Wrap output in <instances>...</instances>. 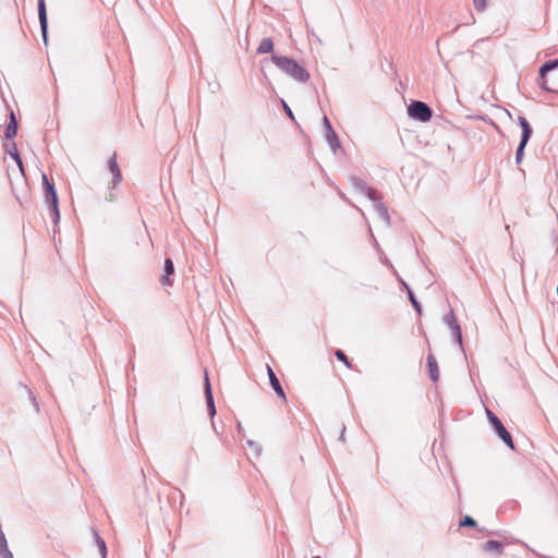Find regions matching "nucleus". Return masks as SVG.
<instances>
[{
    "mask_svg": "<svg viewBox=\"0 0 558 558\" xmlns=\"http://www.w3.org/2000/svg\"><path fill=\"white\" fill-rule=\"evenodd\" d=\"M271 60L279 70H281L284 74L294 81L299 83H306L310 80L308 71L300 65L294 59L272 54Z\"/></svg>",
    "mask_w": 558,
    "mask_h": 558,
    "instance_id": "obj_1",
    "label": "nucleus"
},
{
    "mask_svg": "<svg viewBox=\"0 0 558 558\" xmlns=\"http://www.w3.org/2000/svg\"><path fill=\"white\" fill-rule=\"evenodd\" d=\"M408 113L411 118L416 119L421 122L429 121L433 116V111L428 107V105L420 100H413L409 105Z\"/></svg>",
    "mask_w": 558,
    "mask_h": 558,
    "instance_id": "obj_2",
    "label": "nucleus"
},
{
    "mask_svg": "<svg viewBox=\"0 0 558 558\" xmlns=\"http://www.w3.org/2000/svg\"><path fill=\"white\" fill-rule=\"evenodd\" d=\"M444 323L447 325V327L450 330V335L452 338V344L461 347L463 345L462 342V331L461 327L457 322L456 315L453 310H450L445 316H444Z\"/></svg>",
    "mask_w": 558,
    "mask_h": 558,
    "instance_id": "obj_3",
    "label": "nucleus"
},
{
    "mask_svg": "<svg viewBox=\"0 0 558 558\" xmlns=\"http://www.w3.org/2000/svg\"><path fill=\"white\" fill-rule=\"evenodd\" d=\"M323 123H324V129H325L326 142L328 143L332 153L336 154L341 146L339 137H338L337 133L335 132L327 116H324Z\"/></svg>",
    "mask_w": 558,
    "mask_h": 558,
    "instance_id": "obj_4",
    "label": "nucleus"
},
{
    "mask_svg": "<svg viewBox=\"0 0 558 558\" xmlns=\"http://www.w3.org/2000/svg\"><path fill=\"white\" fill-rule=\"evenodd\" d=\"M38 7V20L40 25V32L43 35L44 44H48V20L45 0H37Z\"/></svg>",
    "mask_w": 558,
    "mask_h": 558,
    "instance_id": "obj_5",
    "label": "nucleus"
},
{
    "mask_svg": "<svg viewBox=\"0 0 558 558\" xmlns=\"http://www.w3.org/2000/svg\"><path fill=\"white\" fill-rule=\"evenodd\" d=\"M492 425L495 430L499 435V437L511 448L513 449V441L510 433L505 428L501 421L498 417H494Z\"/></svg>",
    "mask_w": 558,
    "mask_h": 558,
    "instance_id": "obj_6",
    "label": "nucleus"
},
{
    "mask_svg": "<svg viewBox=\"0 0 558 558\" xmlns=\"http://www.w3.org/2000/svg\"><path fill=\"white\" fill-rule=\"evenodd\" d=\"M108 169L113 177V186H117L122 181V173L118 165L116 153H113L112 156L108 159Z\"/></svg>",
    "mask_w": 558,
    "mask_h": 558,
    "instance_id": "obj_7",
    "label": "nucleus"
},
{
    "mask_svg": "<svg viewBox=\"0 0 558 558\" xmlns=\"http://www.w3.org/2000/svg\"><path fill=\"white\" fill-rule=\"evenodd\" d=\"M353 186L363 195L367 196L369 199H374V195L376 191L368 186L363 180L360 178L353 177L351 179Z\"/></svg>",
    "mask_w": 558,
    "mask_h": 558,
    "instance_id": "obj_8",
    "label": "nucleus"
},
{
    "mask_svg": "<svg viewBox=\"0 0 558 558\" xmlns=\"http://www.w3.org/2000/svg\"><path fill=\"white\" fill-rule=\"evenodd\" d=\"M46 202L49 204L51 214H52V220L54 226L59 223L60 220V211L58 206V195L57 193H51L46 195Z\"/></svg>",
    "mask_w": 558,
    "mask_h": 558,
    "instance_id": "obj_9",
    "label": "nucleus"
},
{
    "mask_svg": "<svg viewBox=\"0 0 558 558\" xmlns=\"http://www.w3.org/2000/svg\"><path fill=\"white\" fill-rule=\"evenodd\" d=\"M266 367H267V374H268L271 387L274 388V390L280 398L286 400L284 391H283L275 372L272 371V368L269 365H266Z\"/></svg>",
    "mask_w": 558,
    "mask_h": 558,
    "instance_id": "obj_10",
    "label": "nucleus"
},
{
    "mask_svg": "<svg viewBox=\"0 0 558 558\" xmlns=\"http://www.w3.org/2000/svg\"><path fill=\"white\" fill-rule=\"evenodd\" d=\"M374 205L375 211L378 214V216L387 223H389L390 217L388 214L387 207L380 202V198L377 196V194L374 195V199H371Z\"/></svg>",
    "mask_w": 558,
    "mask_h": 558,
    "instance_id": "obj_11",
    "label": "nucleus"
},
{
    "mask_svg": "<svg viewBox=\"0 0 558 558\" xmlns=\"http://www.w3.org/2000/svg\"><path fill=\"white\" fill-rule=\"evenodd\" d=\"M427 366L430 379L436 383L439 378L438 364L434 355L427 356Z\"/></svg>",
    "mask_w": 558,
    "mask_h": 558,
    "instance_id": "obj_12",
    "label": "nucleus"
},
{
    "mask_svg": "<svg viewBox=\"0 0 558 558\" xmlns=\"http://www.w3.org/2000/svg\"><path fill=\"white\" fill-rule=\"evenodd\" d=\"M518 122L522 129L521 141L529 142V140L532 135V128H531L529 121L523 116H519Z\"/></svg>",
    "mask_w": 558,
    "mask_h": 558,
    "instance_id": "obj_13",
    "label": "nucleus"
},
{
    "mask_svg": "<svg viewBox=\"0 0 558 558\" xmlns=\"http://www.w3.org/2000/svg\"><path fill=\"white\" fill-rule=\"evenodd\" d=\"M16 132H17V122H16L14 113L11 111L10 112V122L7 125L5 131H4L5 138L10 140V138L14 137L16 135Z\"/></svg>",
    "mask_w": 558,
    "mask_h": 558,
    "instance_id": "obj_14",
    "label": "nucleus"
},
{
    "mask_svg": "<svg viewBox=\"0 0 558 558\" xmlns=\"http://www.w3.org/2000/svg\"><path fill=\"white\" fill-rule=\"evenodd\" d=\"M504 545L498 541H488L483 545V549L488 553H494L496 555L502 554Z\"/></svg>",
    "mask_w": 558,
    "mask_h": 558,
    "instance_id": "obj_15",
    "label": "nucleus"
},
{
    "mask_svg": "<svg viewBox=\"0 0 558 558\" xmlns=\"http://www.w3.org/2000/svg\"><path fill=\"white\" fill-rule=\"evenodd\" d=\"M274 49V43L271 40V38H263L257 47V53L259 54H265V53H268L270 51H272Z\"/></svg>",
    "mask_w": 558,
    "mask_h": 558,
    "instance_id": "obj_16",
    "label": "nucleus"
},
{
    "mask_svg": "<svg viewBox=\"0 0 558 558\" xmlns=\"http://www.w3.org/2000/svg\"><path fill=\"white\" fill-rule=\"evenodd\" d=\"M174 271V266H173V263L171 260V258H167L165 260V272L166 275L162 277V283L163 284H170V280H169V276L172 275Z\"/></svg>",
    "mask_w": 558,
    "mask_h": 558,
    "instance_id": "obj_17",
    "label": "nucleus"
},
{
    "mask_svg": "<svg viewBox=\"0 0 558 558\" xmlns=\"http://www.w3.org/2000/svg\"><path fill=\"white\" fill-rule=\"evenodd\" d=\"M205 388H206L208 405L211 409V413H215L214 401H213V396H211V390H210V384H209L207 373H205Z\"/></svg>",
    "mask_w": 558,
    "mask_h": 558,
    "instance_id": "obj_18",
    "label": "nucleus"
},
{
    "mask_svg": "<svg viewBox=\"0 0 558 558\" xmlns=\"http://www.w3.org/2000/svg\"><path fill=\"white\" fill-rule=\"evenodd\" d=\"M526 144H527V142H523V141H520V143H519V146L515 151V163L517 165H520L523 159L524 148H525Z\"/></svg>",
    "mask_w": 558,
    "mask_h": 558,
    "instance_id": "obj_19",
    "label": "nucleus"
},
{
    "mask_svg": "<svg viewBox=\"0 0 558 558\" xmlns=\"http://www.w3.org/2000/svg\"><path fill=\"white\" fill-rule=\"evenodd\" d=\"M43 183L45 187V196L47 194L57 193L53 183L49 182L47 175L43 173Z\"/></svg>",
    "mask_w": 558,
    "mask_h": 558,
    "instance_id": "obj_20",
    "label": "nucleus"
},
{
    "mask_svg": "<svg viewBox=\"0 0 558 558\" xmlns=\"http://www.w3.org/2000/svg\"><path fill=\"white\" fill-rule=\"evenodd\" d=\"M5 150L14 159L15 162H20L21 156L14 143L9 145Z\"/></svg>",
    "mask_w": 558,
    "mask_h": 558,
    "instance_id": "obj_21",
    "label": "nucleus"
},
{
    "mask_svg": "<svg viewBox=\"0 0 558 558\" xmlns=\"http://www.w3.org/2000/svg\"><path fill=\"white\" fill-rule=\"evenodd\" d=\"M409 300H410L411 304L413 305V307L415 308V311L420 314L422 311L421 305L417 302V300L415 299V296L411 290H409Z\"/></svg>",
    "mask_w": 558,
    "mask_h": 558,
    "instance_id": "obj_22",
    "label": "nucleus"
},
{
    "mask_svg": "<svg viewBox=\"0 0 558 558\" xmlns=\"http://www.w3.org/2000/svg\"><path fill=\"white\" fill-rule=\"evenodd\" d=\"M473 4L476 11L482 12L487 7V0H473Z\"/></svg>",
    "mask_w": 558,
    "mask_h": 558,
    "instance_id": "obj_23",
    "label": "nucleus"
},
{
    "mask_svg": "<svg viewBox=\"0 0 558 558\" xmlns=\"http://www.w3.org/2000/svg\"><path fill=\"white\" fill-rule=\"evenodd\" d=\"M476 522L471 517L465 515L463 520L460 522V526H475Z\"/></svg>",
    "mask_w": 558,
    "mask_h": 558,
    "instance_id": "obj_24",
    "label": "nucleus"
},
{
    "mask_svg": "<svg viewBox=\"0 0 558 558\" xmlns=\"http://www.w3.org/2000/svg\"><path fill=\"white\" fill-rule=\"evenodd\" d=\"M550 70L548 69V66L546 65V63H544L541 68H539V71H538V74H539V80H544L546 74L549 72Z\"/></svg>",
    "mask_w": 558,
    "mask_h": 558,
    "instance_id": "obj_25",
    "label": "nucleus"
},
{
    "mask_svg": "<svg viewBox=\"0 0 558 558\" xmlns=\"http://www.w3.org/2000/svg\"><path fill=\"white\" fill-rule=\"evenodd\" d=\"M336 356L339 361H342L344 362L348 366H350L349 362H348V357L345 356L344 354V351H336Z\"/></svg>",
    "mask_w": 558,
    "mask_h": 558,
    "instance_id": "obj_26",
    "label": "nucleus"
},
{
    "mask_svg": "<svg viewBox=\"0 0 558 558\" xmlns=\"http://www.w3.org/2000/svg\"><path fill=\"white\" fill-rule=\"evenodd\" d=\"M282 106H283V109H284V112L287 113V116L291 119V120H294V114L292 112V110L290 109V107L286 104L284 100H282Z\"/></svg>",
    "mask_w": 558,
    "mask_h": 558,
    "instance_id": "obj_27",
    "label": "nucleus"
},
{
    "mask_svg": "<svg viewBox=\"0 0 558 558\" xmlns=\"http://www.w3.org/2000/svg\"><path fill=\"white\" fill-rule=\"evenodd\" d=\"M545 63H546V65L548 66V69H549L550 71H553V70H555V69H557V68H558V61H557V59H555V60H549V61H547V62H545Z\"/></svg>",
    "mask_w": 558,
    "mask_h": 558,
    "instance_id": "obj_28",
    "label": "nucleus"
},
{
    "mask_svg": "<svg viewBox=\"0 0 558 558\" xmlns=\"http://www.w3.org/2000/svg\"><path fill=\"white\" fill-rule=\"evenodd\" d=\"M17 167H19V170L21 172V174L23 177H25V171H24V167H23V162H22V159L20 158V162H16Z\"/></svg>",
    "mask_w": 558,
    "mask_h": 558,
    "instance_id": "obj_29",
    "label": "nucleus"
},
{
    "mask_svg": "<svg viewBox=\"0 0 558 558\" xmlns=\"http://www.w3.org/2000/svg\"><path fill=\"white\" fill-rule=\"evenodd\" d=\"M486 414L490 423H493L494 417H497L490 410L486 409Z\"/></svg>",
    "mask_w": 558,
    "mask_h": 558,
    "instance_id": "obj_30",
    "label": "nucleus"
},
{
    "mask_svg": "<svg viewBox=\"0 0 558 558\" xmlns=\"http://www.w3.org/2000/svg\"><path fill=\"white\" fill-rule=\"evenodd\" d=\"M539 81H541V82H539V86H541L542 88H544V89H546V90H550V89L547 87V85H546V78H544V80H539Z\"/></svg>",
    "mask_w": 558,
    "mask_h": 558,
    "instance_id": "obj_31",
    "label": "nucleus"
},
{
    "mask_svg": "<svg viewBox=\"0 0 558 558\" xmlns=\"http://www.w3.org/2000/svg\"><path fill=\"white\" fill-rule=\"evenodd\" d=\"M99 546H100V550L101 553L105 555L106 553V544L102 539L99 541Z\"/></svg>",
    "mask_w": 558,
    "mask_h": 558,
    "instance_id": "obj_32",
    "label": "nucleus"
},
{
    "mask_svg": "<svg viewBox=\"0 0 558 558\" xmlns=\"http://www.w3.org/2000/svg\"><path fill=\"white\" fill-rule=\"evenodd\" d=\"M399 281H400L401 286L404 287L408 291L411 290L409 288V286L402 279H399Z\"/></svg>",
    "mask_w": 558,
    "mask_h": 558,
    "instance_id": "obj_33",
    "label": "nucleus"
},
{
    "mask_svg": "<svg viewBox=\"0 0 558 558\" xmlns=\"http://www.w3.org/2000/svg\"><path fill=\"white\" fill-rule=\"evenodd\" d=\"M399 281H400L401 286L404 287L408 291L411 290L409 288V286L402 279H399Z\"/></svg>",
    "mask_w": 558,
    "mask_h": 558,
    "instance_id": "obj_34",
    "label": "nucleus"
},
{
    "mask_svg": "<svg viewBox=\"0 0 558 558\" xmlns=\"http://www.w3.org/2000/svg\"><path fill=\"white\" fill-rule=\"evenodd\" d=\"M385 264L389 265L390 267H392V265L388 260H385Z\"/></svg>",
    "mask_w": 558,
    "mask_h": 558,
    "instance_id": "obj_35",
    "label": "nucleus"
},
{
    "mask_svg": "<svg viewBox=\"0 0 558 558\" xmlns=\"http://www.w3.org/2000/svg\"><path fill=\"white\" fill-rule=\"evenodd\" d=\"M314 558H319V557H314Z\"/></svg>",
    "mask_w": 558,
    "mask_h": 558,
    "instance_id": "obj_36",
    "label": "nucleus"
}]
</instances>
